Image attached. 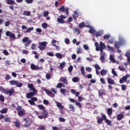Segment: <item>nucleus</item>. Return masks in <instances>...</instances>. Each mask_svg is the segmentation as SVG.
<instances>
[{
    "label": "nucleus",
    "mask_w": 130,
    "mask_h": 130,
    "mask_svg": "<svg viewBox=\"0 0 130 130\" xmlns=\"http://www.w3.org/2000/svg\"><path fill=\"white\" fill-rule=\"evenodd\" d=\"M75 104H76V105L77 106H78V107H79V108H82V104H81L80 102H76L75 103Z\"/></svg>",
    "instance_id": "50"
},
{
    "label": "nucleus",
    "mask_w": 130,
    "mask_h": 130,
    "mask_svg": "<svg viewBox=\"0 0 130 130\" xmlns=\"http://www.w3.org/2000/svg\"><path fill=\"white\" fill-rule=\"evenodd\" d=\"M118 69L120 71H122V72L125 71V68L122 66H119Z\"/></svg>",
    "instance_id": "53"
},
{
    "label": "nucleus",
    "mask_w": 130,
    "mask_h": 130,
    "mask_svg": "<svg viewBox=\"0 0 130 130\" xmlns=\"http://www.w3.org/2000/svg\"><path fill=\"white\" fill-rule=\"evenodd\" d=\"M64 19H66V16L61 15L60 16V18H58L57 19V22L60 23V24H64L66 23V21H64Z\"/></svg>",
    "instance_id": "9"
},
{
    "label": "nucleus",
    "mask_w": 130,
    "mask_h": 130,
    "mask_svg": "<svg viewBox=\"0 0 130 130\" xmlns=\"http://www.w3.org/2000/svg\"><path fill=\"white\" fill-rule=\"evenodd\" d=\"M6 3L7 5H16V3L14 0H7Z\"/></svg>",
    "instance_id": "24"
},
{
    "label": "nucleus",
    "mask_w": 130,
    "mask_h": 130,
    "mask_svg": "<svg viewBox=\"0 0 130 130\" xmlns=\"http://www.w3.org/2000/svg\"><path fill=\"white\" fill-rule=\"evenodd\" d=\"M69 109H70L71 111H72V112H75V107H74L73 104L69 105Z\"/></svg>",
    "instance_id": "28"
},
{
    "label": "nucleus",
    "mask_w": 130,
    "mask_h": 130,
    "mask_svg": "<svg viewBox=\"0 0 130 130\" xmlns=\"http://www.w3.org/2000/svg\"><path fill=\"white\" fill-rule=\"evenodd\" d=\"M104 39H109L110 38V35H105L103 36Z\"/></svg>",
    "instance_id": "52"
},
{
    "label": "nucleus",
    "mask_w": 130,
    "mask_h": 130,
    "mask_svg": "<svg viewBox=\"0 0 130 130\" xmlns=\"http://www.w3.org/2000/svg\"><path fill=\"white\" fill-rule=\"evenodd\" d=\"M121 89H122V91H124L126 89V86L124 84L121 85Z\"/></svg>",
    "instance_id": "62"
},
{
    "label": "nucleus",
    "mask_w": 130,
    "mask_h": 130,
    "mask_svg": "<svg viewBox=\"0 0 130 130\" xmlns=\"http://www.w3.org/2000/svg\"><path fill=\"white\" fill-rule=\"evenodd\" d=\"M100 60L101 62L103 63L105 61V56H106V54L104 52H100Z\"/></svg>",
    "instance_id": "14"
},
{
    "label": "nucleus",
    "mask_w": 130,
    "mask_h": 130,
    "mask_svg": "<svg viewBox=\"0 0 130 130\" xmlns=\"http://www.w3.org/2000/svg\"><path fill=\"white\" fill-rule=\"evenodd\" d=\"M43 116L42 115H39V118L40 119H43V118H46L47 116H48V112L46 110H44L42 111Z\"/></svg>",
    "instance_id": "6"
},
{
    "label": "nucleus",
    "mask_w": 130,
    "mask_h": 130,
    "mask_svg": "<svg viewBox=\"0 0 130 130\" xmlns=\"http://www.w3.org/2000/svg\"><path fill=\"white\" fill-rule=\"evenodd\" d=\"M56 104L57 105V107H58V108H59L60 110H62V109H63V106H62V105L60 103L56 102Z\"/></svg>",
    "instance_id": "22"
},
{
    "label": "nucleus",
    "mask_w": 130,
    "mask_h": 130,
    "mask_svg": "<svg viewBox=\"0 0 130 130\" xmlns=\"http://www.w3.org/2000/svg\"><path fill=\"white\" fill-rule=\"evenodd\" d=\"M46 45H47V42H41L38 48L40 50H44V49H45V48L46 47Z\"/></svg>",
    "instance_id": "7"
},
{
    "label": "nucleus",
    "mask_w": 130,
    "mask_h": 130,
    "mask_svg": "<svg viewBox=\"0 0 130 130\" xmlns=\"http://www.w3.org/2000/svg\"><path fill=\"white\" fill-rule=\"evenodd\" d=\"M10 24H11V22H10V21H7L5 23V27L10 26Z\"/></svg>",
    "instance_id": "58"
},
{
    "label": "nucleus",
    "mask_w": 130,
    "mask_h": 130,
    "mask_svg": "<svg viewBox=\"0 0 130 130\" xmlns=\"http://www.w3.org/2000/svg\"><path fill=\"white\" fill-rule=\"evenodd\" d=\"M95 36L96 37H100V36H101L102 35V32L101 31H98L96 32L95 31Z\"/></svg>",
    "instance_id": "42"
},
{
    "label": "nucleus",
    "mask_w": 130,
    "mask_h": 130,
    "mask_svg": "<svg viewBox=\"0 0 130 130\" xmlns=\"http://www.w3.org/2000/svg\"><path fill=\"white\" fill-rule=\"evenodd\" d=\"M49 15V12L48 11H44L43 13L44 17H47Z\"/></svg>",
    "instance_id": "57"
},
{
    "label": "nucleus",
    "mask_w": 130,
    "mask_h": 130,
    "mask_svg": "<svg viewBox=\"0 0 130 130\" xmlns=\"http://www.w3.org/2000/svg\"><path fill=\"white\" fill-rule=\"evenodd\" d=\"M74 31L75 33H77V34H80L81 31H80V29L78 28H74Z\"/></svg>",
    "instance_id": "46"
},
{
    "label": "nucleus",
    "mask_w": 130,
    "mask_h": 130,
    "mask_svg": "<svg viewBox=\"0 0 130 130\" xmlns=\"http://www.w3.org/2000/svg\"><path fill=\"white\" fill-rule=\"evenodd\" d=\"M44 91L45 92H46V93L47 94H48V95L49 96H50V97H54V96H55V94H54L53 93H52V92H51L50 90H49L48 89H44Z\"/></svg>",
    "instance_id": "15"
},
{
    "label": "nucleus",
    "mask_w": 130,
    "mask_h": 130,
    "mask_svg": "<svg viewBox=\"0 0 130 130\" xmlns=\"http://www.w3.org/2000/svg\"><path fill=\"white\" fill-rule=\"evenodd\" d=\"M64 67H66V62H62L60 64L59 68L60 70H63Z\"/></svg>",
    "instance_id": "30"
},
{
    "label": "nucleus",
    "mask_w": 130,
    "mask_h": 130,
    "mask_svg": "<svg viewBox=\"0 0 130 130\" xmlns=\"http://www.w3.org/2000/svg\"><path fill=\"white\" fill-rule=\"evenodd\" d=\"M15 124L16 127H20V125H21V123H20V121H15Z\"/></svg>",
    "instance_id": "41"
},
{
    "label": "nucleus",
    "mask_w": 130,
    "mask_h": 130,
    "mask_svg": "<svg viewBox=\"0 0 130 130\" xmlns=\"http://www.w3.org/2000/svg\"><path fill=\"white\" fill-rule=\"evenodd\" d=\"M42 26L44 29H46V28H47L48 24L46 23H44L42 24Z\"/></svg>",
    "instance_id": "60"
},
{
    "label": "nucleus",
    "mask_w": 130,
    "mask_h": 130,
    "mask_svg": "<svg viewBox=\"0 0 130 130\" xmlns=\"http://www.w3.org/2000/svg\"><path fill=\"white\" fill-rule=\"evenodd\" d=\"M123 117H124L123 116V113H122L121 114H118L117 115V120L119 121L121 120V119H123Z\"/></svg>",
    "instance_id": "21"
},
{
    "label": "nucleus",
    "mask_w": 130,
    "mask_h": 130,
    "mask_svg": "<svg viewBox=\"0 0 130 130\" xmlns=\"http://www.w3.org/2000/svg\"><path fill=\"white\" fill-rule=\"evenodd\" d=\"M94 68L96 71H99V70H101V68L100 67V66H99L98 64H95L94 65Z\"/></svg>",
    "instance_id": "44"
},
{
    "label": "nucleus",
    "mask_w": 130,
    "mask_h": 130,
    "mask_svg": "<svg viewBox=\"0 0 130 130\" xmlns=\"http://www.w3.org/2000/svg\"><path fill=\"white\" fill-rule=\"evenodd\" d=\"M36 94H37V92L36 91L28 92L26 94V98L30 99V98H32L33 96H35Z\"/></svg>",
    "instance_id": "12"
},
{
    "label": "nucleus",
    "mask_w": 130,
    "mask_h": 130,
    "mask_svg": "<svg viewBox=\"0 0 130 130\" xmlns=\"http://www.w3.org/2000/svg\"><path fill=\"white\" fill-rule=\"evenodd\" d=\"M34 28L33 27H30L28 28L27 30L25 31V33H30L31 31H33Z\"/></svg>",
    "instance_id": "48"
},
{
    "label": "nucleus",
    "mask_w": 130,
    "mask_h": 130,
    "mask_svg": "<svg viewBox=\"0 0 130 130\" xmlns=\"http://www.w3.org/2000/svg\"><path fill=\"white\" fill-rule=\"evenodd\" d=\"M110 60H111V61H112V62H113V63H115V62H116V60H115V59H114V57L112 55H110Z\"/></svg>",
    "instance_id": "29"
},
{
    "label": "nucleus",
    "mask_w": 130,
    "mask_h": 130,
    "mask_svg": "<svg viewBox=\"0 0 130 130\" xmlns=\"http://www.w3.org/2000/svg\"><path fill=\"white\" fill-rule=\"evenodd\" d=\"M56 56L57 58H59V59L62 58V55L59 53H57L56 54Z\"/></svg>",
    "instance_id": "36"
},
{
    "label": "nucleus",
    "mask_w": 130,
    "mask_h": 130,
    "mask_svg": "<svg viewBox=\"0 0 130 130\" xmlns=\"http://www.w3.org/2000/svg\"><path fill=\"white\" fill-rule=\"evenodd\" d=\"M46 129V127L45 125H40L37 128V130H45Z\"/></svg>",
    "instance_id": "32"
},
{
    "label": "nucleus",
    "mask_w": 130,
    "mask_h": 130,
    "mask_svg": "<svg viewBox=\"0 0 130 130\" xmlns=\"http://www.w3.org/2000/svg\"><path fill=\"white\" fill-rule=\"evenodd\" d=\"M100 81L101 82L102 84H103V85H105V84H106V82H105V80H104V79L103 78H101Z\"/></svg>",
    "instance_id": "63"
},
{
    "label": "nucleus",
    "mask_w": 130,
    "mask_h": 130,
    "mask_svg": "<svg viewBox=\"0 0 130 130\" xmlns=\"http://www.w3.org/2000/svg\"><path fill=\"white\" fill-rule=\"evenodd\" d=\"M6 35L8 37H10L11 39H16V36L15 35V34L12 33V32L10 31H7L6 32Z\"/></svg>",
    "instance_id": "8"
},
{
    "label": "nucleus",
    "mask_w": 130,
    "mask_h": 130,
    "mask_svg": "<svg viewBox=\"0 0 130 130\" xmlns=\"http://www.w3.org/2000/svg\"><path fill=\"white\" fill-rule=\"evenodd\" d=\"M0 101L1 102H4L5 101V97L2 94L0 95Z\"/></svg>",
    "instance_id": "56"
},
{
    "label": "nucleus",
    "mask_w": 130,
    "mask_h": 130,
    "mask_svg": "<svg viewBox=\"0 0 130 130\" xmlns=\"http://www.w3.org/2000/svg\"><path fill=\"white\" fill-rule=\"evenodd\" d=\"M59 121H61V122H64L66 121V119L64 118L60 117L59 118Z\"/></svg>",
    "instance_id": "64"
},
{
    "label": "nucleus",
    "mask_w": 130,
    "mask_h": 130,
    "mask_svg": "<svg viewBox=\"0 0 130 130\" xmlns=\"http://www.w3.org/2000/svg\"><path fill=\"white\" fill-rule=\"evenodd\" d=\"M104 119L105 122L108 124V125H109L110 126H111V125H112L111 121L108 119L106 116H105V117H104Z\"/></svg>",
    "instance_id": "18"
},
{
    "label": "nucleus",
    "mask_w": 130,
    "mask_h": 130,
    "mask_svg": "<svg viewBox=\"0 0 130 130\" xmlns=\"http://www.w3.org/2000/svg\"><path fill=\"white\" fill-rule=\"evenodd\" d=\"M89 33H90L91 34H94V33H96V31L95 30H94L93 28H91L89 30Z\"/></svg>",
    "instance_id": "51"
},
{
    "label": "nucleus",
    "mask_w": 130,
    "mask_h": 130,
    "mask_svg": "<svg viewBox=\"0 0 130 130\" xmlns=\"http://www.w3.org/2000/svg\"><path fill=\"white\" fill-rule=\"evenodd\" d=\"M14 89H10V90H9V91H8V94H9V96H12V95H13V94H14Z\"/></svg>",
    "instance_id": "43"
},
{
    "label": "nucleus",
    "mask_w": 130,
    "mask_h": 130,
    "mask_svg": "<svg viewBox=\"0 0 130 130\" xmlns=\"http://www.w3.org/2000/svg\"><path fill=\"white\" fill-rule=\"evenodd\" d=\"M60 81L62 82V83H63V84H64L65 85L69 84V82H68V79H67V77H61L60 78Z\"/></svg>",
    "instance_id": "16"
},
{
    "label": "nucleus",
    "mask_w": 130,
    "mask_h": 130,
    "mask_svg": "<svg viewBox=\"0 0 130 130\" xmlns=\"http://www.w3.org/2000/svg\"><path fill=\"white\" fill-rule=\"evenodd\" d=\"M79 28H80V29H83V28H84V27H85V22H83L80 23L79 24Z\"/></svg>",
    "instance_id": "37"
},
{
    "label": "nucleus",
    "mask_w": 130,
    "mask_h": 130,
    "mask_svg": "<svg viewBox=\"0 0 130 130\" xmlns=\"http://www.w3.org/2000/svg\"><path fill=\"white\" fill-rule=\"evenodd\" d=\"M10 84L12 86H16L18 88H21V87H23V83L21 82H19L17 80H11L9 81Z\"/></svg>",
    "instance_id": "1"
},
{
    "label": "nucleus",
    "mask_w": 130,
    "mask_h": 130,
    "mask_svg": "<svg viewBox=\"0 0 130 130\" xmlns=\"http://www.w3.org/2000/svg\"><path fill=\"white\" fill-rule=\"evenodd\" d=\"M99 51L100 52H104L103 50L106 48V46L105 45V44L104 43L101 42L100 43V45H99Z\"/></svg>",
    "instance_id": "10"
},
{
    "label": "nucleus",
    "mask_w": 130,
    "mask_h": 130,
    "mask_svg": "<svg viewBox=\"0 0 130 130\" xmlns=\"http://www.w3.org/2000/svg\"><path fill=\"white\" fill-rule=\"evenodd\" d=\"M23 15H24V16H30L31 12H30V11H24L23 12Z\"/></svg>",
    "instance_id": "35"
},
{
    "label": "nucleus",
    "mask_w": 130,
    "mask_h": 130,
    "mask_svg": "<svg viewBox=\"0 0 130 130\" xmlns=\"http://www.w3.org/2000/svg\"><path fill=\"white\" fill-rule=\"evenodd\" d=\"M60 91L63 95H66V93H67V89L65 88H61Z\"/></svg>",
    "instance_id": "33"
},
{
    "label": "nucleus",
    "mask_w": 130,
    "mask_h": 130,
    "mask_svg": "<svg viewBox=\"0 0 130 130\" xmlns=\"http://www.w3.org/2000/svg\"><path fill=\"white\" fill-rule=\"evenodd\" d=\"M106 115L104 114H102V118L97 117V123L98 124H101L102 122H103V120H104V117H105Z\"/></svg>",
    "instance_id": "13"
},
{
    "label": "nucleus",
    "mask_w": 130,
    "mask_h": 130,
    "mask_svg": "<svg viewBox=\"0 0 130 130\" xmlns=\"http://www.w3.org/2000/svg\"><path fill=\"white\" fill-rule=\"evenodd\" d=\"M46 79H47V80H50V79H51V75L48 73L46 74Z\"/></svg>",
    "instance_id": "45"
},
{
    "label": "nucleus",
    "mask_w": 130,
    "mask_h": 130,
    "mask_svg": "<svg viewBox=\"0 0 130 130\" xmlns=\"http://www.w3.org/2000/svg\"><path fill=\"white\" fill-rule=\"evenodd\" d=\"M12 78V77H11L10 76V75L7 74L5 77L6 80H7V81H9V80H11V78Z\"/></svg>",
    "instance_id": "59"
},
{
    "label": "nucleus",
    "mask_w": 130,
    "mask_h": 130,
    "mask_svg": "<svg viewBox=\"0 0 130 130\" xmlns=\"http://www.w3.org/2000/svg\"><path fill=\"white\" fill-rule=\"evenodd\" d=\"M58 10L60 12H62V13H64V11H66V15L68 16L69 10V8H65L64 6H62L61 7H59Z\"/></svg>",
    "instance_id": "11"
},
{
    "label": "nucleus",
    "mask_w": 130,
    "mask_h": 130,
    "mask_svg": "<svg viewBox=\"0 0 130 130\" xmlns=\"http://www.w3.org/2000/svg\"><path fill=\"white\" fill-rule=\"evenodd\" d=\"M5 120H4V121L5 122H10V121H11V118L10 117H7V118H6L5 117Z\"/></svg>",
    "instance_id": "54"
},
{
    "label": "nucleus",
    "mask_w": 130,
    "mask_h": 130,
    "mask_svg": "<svg viewBox=\"0 0 130 130\" xmlns=\"http://www.w3.org/2000/svg\"><path fill=\"white\" fill-rule=\"evenodd\" d=\"M29 41V38L28 37H24L23 39H22V42L23 43H26V42H27Z\"/></svg>",
    "instance_id": "39"
},
{
    "label": "nucleus",
    "mask_w": 130,
    "mask_h": 130,
    "mask_svg": "<svg viewBox=\"0 0 130 130\" xmlns=\"http://www.w3.org/2000/svg\"><path fill=\"white\" fill-rule=\"evenodd\" d=\"M62 87H63V88H64L65 87L64 84H62V83H58L56 85V88H58V89H60V88H61Z\"/></svg>",
    "instance_id": "26"
},
{
    "label": "nucleus",
    "mask_w": 130,
    "mask_h": 130,
    "mask_svg": "<svg viewBox=\"0 0 130 130\" xmlns=\"http://www.w3.org/2000/svg\"><path fill=\"white\" fill-rule=\"evenodd\" d=\"M30 69L32 71H39V70H43V67L42 66L39 67L37 65L31 64L30 65Z\"/></svg>",
    "instance_id": "5"
},
{
    "label": "nucleus",
    "mask_w": 130,
    "mask_h": 130,
    "mask_svg": "<svg viewBox=\"0 0 130 130\" xmlns=\"http://www.w3.org/2000/svg\"><path fill=\"white\" fill-rule=\"evenodd\" d=\"M107 47L110 51H114V49L113 48V47H110V46L109 45H107Z\"/></svg>",
    "instance_id": "49"
},
{
    "label": "nucleus",
    "mask_w": 130,
    "mask_h": 130,
    "mask_svg": "<svg viewBox=\"0 0 130 130\" xmlns=\"http://www.w3.org/2000/svg\"><path fill=\"white\" fill-rule=\"evenodd\" d=\"M28 103H29V104H30V105H34L35 106V102H34L33 101H32V100H28Z\"/></svg>",
    "instance_id": "55"
},
{
    "label": "nucleus",
    "mask_w": 130,
    "mask_h": 130,
    "mask_svg": "<svg viewBox=\"0 0 130 130\" xmlns=\"http://www.w3.org/2000/svg\"><path fill=\"white\" fill-rule=\"evenodd\" d=\"M16 111H18L19 116H24L25 115V110L22 108V106H17Z\"/></svg>",
    "instance_id": "3"
},
{
    "label": "nucleus",
    "mask_w": 130,
    "mask_h": 130,
    "mask_svg": "<svg viewBox=\"0 0 130 130\" xmlns=\"http://www.w3.org/2000/svg\"><path fill=\"white\" fill-rule=\"evenodd\" d=\"M28 87L31 91H32L33 92H37V90L34 88V85L32 83H28Z\"/></svg>",
    "instance_id": "17"
},
{
    "label": "nucleus",
    "mask_w": 130,
    "mask_h": 130,
    "mask_svg": "<svg viewBox=\"0 0 130 130\" xmlns=\"http://www.w3.org/2000/svg\"><path fill=\"white\" fill-rule=\"evenodd\" d=\"M124 43H125V40L123 39L120 40L119 41H116L115 42V47L118 49L120 47L121 45H123Z\"/></svg>",
    "instance_id": "4"
},
{
    "label": "nucleus",
    "mask_w": 130,
    "mask_h": 130,
    "mask_svg": "<svg viewBox=\"0 0 130 130\" xmlns=\"http://www.w3.org/2000/svg\"><path fill=\"white\" fill-rule=\"evenodd\" d=\"M80 72L82 76H83V77H85V75H86V73L85 72V68H84V67H81Z\"/></svg>",
    "instance_id": "25"
},
{
    "label": "nucleus",
    "mask_w": 130,
    "mask_h": 130,
    "mask_svg": "<svg viewBox=\"0 0 130 130\" xmlns=\"http://www.w3.org/2000/svg\"><path fill=\"white\" fill-rule=\"evenodd\" d=\"M38 107L41 110H45V107L43 106L42 105H38Z\"/></svg>",
    "instance_id": "40"
},
{
    "label": "nucleus",
    "mask_w": 130,
    "mask_h": 130,
    "mask_svg": "<svg viewBox=\"0 0 130 130\" xmlns=\"http://www.w3.org/2000/svg\"><path fill=\"white\" fill-rule=\"evenodd\" d=\"M107 80H108V84H110V85H115V82H114V80H113V79H112L111 78L108 77Z\"/></svg>",
    "instance_id": "19"
},
{
    "label": "nucleus",
    "mask_w": 130,
    "mask_h": 130,
    "mask_svg": "<svg viewBox=\"0 0 130 130\" xmlns=\"http://www.w3.org/2000/svg\"><path fill=\"white\" fill-rule=\"evenodd\" d=\"M71 93L74 95H75L76 97H78V101L79 102H82L83 100H84V98L82 97V96H79L80 95V92L76 91L75 89H71Z\"/></svg>",
    "instance_id": "2"
},
{
    "label": "nucleus",
    "mask_w": 130,
    "mask_h": 130,
    "mask_svg": "<svg viewBox=\"0 0 130 130\" xmlns=\"http://www.w3.org/2000/svg\"><path fill=\"white\" fill-rule=\"evenodd\" d=\"M94 45L96 47V51H99V44L98 43V42H95L94 43Z\"/></svg>",
    "instance_id": "38"
},
{
    "label": "nucleus",
    "mask_w": 130,
    "mask_h": 130,
    "mask_svg": "<svg viewBox=\"0 0 130 130\" xmlns=\"http://www.w3.org/2000/svg\"><path fill=\"white\" fill-rule=\"evenodd\" d=\"M102 95H106V91L104 89L100 90L99 91V96L102 97Z\"/></svg>",
    "instance_id": "20"
},
{
    "label": "nucleus",
    "mask_w": 130,
    "mask_h": 130,
    "mask_svg": "<svg viewBox=\"0 0 130 130\" xmlns=\"http://www.w3.org/2000/svg\"><path fill=\"white\" fill-rule=\"evenodd\" d=\"M72 81L74 83H77V82H79V81H80V79H79V77H73L72 79Z\"/></svg>",
    "instance_id": "31"
},
{
    "label": "nucleus",
    "mask_w": 130,
    "mask_h": 130,
    "mask_svg": "<svg viewBox=\"0 0 130 130\" xmlns=\"http://www.w3.org/2000/svg\"><path fill=\"white\" fill-rule=\"evenodd\" d=\"M1 113H7L8 112V109H3L0 111Z\"/></svg>",
    "instance_id": "47"
},
{
    "label": "nucleus",
    "mask_w": 130,
    "mask_h": 130,
    "mask_svg": "<svg viewBox=\"0 0 130 130\" xmlns=\"http://www.w3.org/2000/svg\"><path fill=\"white\" fill-rule=\"evenodd\" d=\"M31 43H32V41L31 40H29L25 44V46H26V47H28V46H30Z\"/></svg>",
    "instance_id": "34"
},
{
    "label": "nucleus",
    "mask_w": 130,
    "mask_h": 130,
    "mask_svg": "<svg viewBox=\"0 0 130 130\" xmlns=\"http://www.w3.org/2000/svg\"><path fill=\"white\" fill-rule=\"evenodd\" d=\"M107 113L108 115H109V116H111L113 113L112 108H109L107 110Z\"/></svg>",
    "instance_id": "23"
},
{
    "label": "nucleus",
    "mask_w": 130,
    "mask_h": 130,
    "mask_svg": "<svg viewBox=\"0 0 130 130\" xmlns=\"http://www.w3.org/2000/svg\"><path fill=\"white\" fill-rule=\"evenodd\" d=\"M112 74L115 77H117V74L116 73V72L114 69H112Z\"/></svg>",
    "instance_id": "61"
},
{
    "label": "nucleus",
    "mask_w": 130,
    "mask_h": 130,
    "mask_svg": "<svg viewBox=\"0 0 130 130\" xmlns=\"http://www.w3.org/2000/svg\"><path fill=\"white\" fill-rule=\"evenodd\" d=\"M100 74H101V76H105V75H106V74H107V70L103 69L101 71Z\"/></svg>",
    "instance_id": "27"
}]
</instances>
